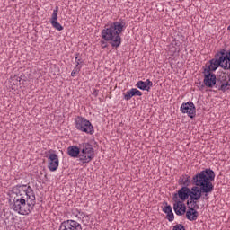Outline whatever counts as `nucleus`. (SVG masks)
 <instances>
[{"label":"nucleus","mask_w":230,"mask_h":230,"mask_svg":"<svg viewBox=\"0 0 230 230\" xmlns=\"http://www.w3.org/2000/svg\"><path fill=\"white\" fill-rule=\"evenodd\" d=\"M127 26L125 21L113 22L110 25H105L104 29L101 31V37L106 42H110L112 48H119L121 46V36L123 29Z\"/></svg>","instance_id":"1"},{"label":"nucleus","mask_w":230,"mask_h":230,"mask_svg":"<svg viewBox=\"0 0 230 230\" xmlns=\"http://www.w3.org/2000/svg\"><path fill=\"white\" fill-rule=\"evenodd\" d=\"M213 181H215V171L211 168H207L200 172L195 174L192 177L191 182H195L199 186L203 193V199H208L210 193H213L215 190V185H213Z\"/></svg>","instance_id":"2"},{"label":"nucleus","mask_w":230,"mask_h":230,"mask_svg":"<svg viewBox=\"0 0 230 230\" xmlns=\"http://www.w3.org/2000/svg\"><path fill=\"white\" fill-rule=\"evenodd\" d=\"M19 188H21V185L13 187L10 199L12 208L19 215H30V204L26 202V198L24 197L22 190Z\"/></svg>","instance_id":"3"},{"label":"nucleus","mask_w":230,"mask_h":230,"mask_svg":"<svg viewBox=\"0 0 230 230\" xmlns=\"http://www.w3.org/2000/svg\"><path fill=\"white\" fill-rule=\"evenodd\" d=\"M226 64H227V50L226 49H222L220 51H217L215 55V58L209 60V65L205 66V73L214 72L219 67L225 69L226 71Z\"/></svg>","instance_id":"4"},{"label":"nucleus","mask_w":230,"mask_h":230,"mask_svg":"<svg viewBox=\"0 0 230 230\" xmlns=\"http://www.w3.org/2000/svg\"><path fill=\"white\" fill-rule=\"evenodd\" d=\"M79 148L81 151L80 162L83 164L91 163L93 161V158L94 157V148L93 147V145L88 142L82 143L79 144Z\"/></svg>","instance_id":"5"},{"label":"nucleus","mask_w":230,"mask_h":230,"mask_svg":"<svg viewBox=\"0 0 230 230\" xmlns=\"http://www.w3.org/2000/svg\"><path fill=\"white\" fill-rule=\"evenodd\" d=\"M75 128L80 132H84V134H90V136H93V134H94V127H93L91 121L87 120V119L82 116H77L75 119Z\"/></svg>","instance_id":"6"},{"label":"nucleus","mask_w":230,"mask_h":230,"mask_svg":"<svg viewBox=\"0 0 230 230\" xmlns=\"http://www.w3.org/2000/svg\"><path fill=\"white\" fill-rule=\"evenodd\" d=\"M19 189L23 193L25 197L26 203L30 206V212L33 211V208H35V204H37L35 191L33 189L28 185H20Z\"/></svg>","instance_id":"7"},{"label":"nucleus","mask_w":230,"mask_h":230,"mask_svg":"<svg viewBox=\"0 0 230 230\" xmlns=\"http://www.w3.org/2000/svg\"><path fill=\"white\" fill-rule=\"evenodd\" d=\"M204 79L203 84L201 85L200 91L204 89L205 87H208L209 89H213L217 85V82H218V79L217 78V75L213 74V72H206V70H203Z\"/></svg>","instance_id":"8"},{"label":"nucleus","mask_w":230,"mask_h":230,"mask_svg":"<svg viewBox=\"0 0 230 230\" xmlns=\"http://www.w3.org/2000/svg\"><path fill=\"white\" fill-rule=\"evenodd\" d=\"M180 111L182 114H187L190 119H193L197 116V108L191 101L183 102L180 107Z\"/></svg>","instance_id":"9"},{"label":"nucleus","mask_w":230,"mask_h":230,"mask_svg":"<svg viewBox=\"0 0 230 230\" xmlns=\"http://www.w3.org/2000/svg\"><path fill=\"white\" fill-rule=\"evenodd\" d=\"M190 197V189L187 186H182L179 190L172 195V200L186 201Z\"/></svg>","instance_id":"10"},{"label":"nucleus","mask_w":230,"mask_h":230,"mask_svg":"<svg viewBox=\"0 0 230 230\" xmlns=\"http://www.w3.org/2000/svg\"><path fill=\"white\" fill-rule=\"evenodd\" d=\"M59 230H82V225L75 220L69 219L60 224Z\"/></svg>","instance_id":"11"},{"label":"nucleus","mask_w":230,"mask_h":230,"mask_svg":"<svg viewBox=\"0 0 230 230\" xmlns=\"http://www.w3.org/2000/svg\"><path fill=\"white\" fill-rule=\"evenodd\" d=\"M49 165L48 168L50 172H57L58 170V164H60V162L58 160V155L55 153H51L49 155Z\"/></svg>","instance_id":"12"},{"label":"nucleus","mask_w":230,"mask_h":230,"mask_svg":"<svg viewBox=\"0 0 230 230\" xmlns=\"http://www.w3.org/2000/svg\"><path fill=\"white\" fill-rule=\"evenodd\" d=\"M58 6H56L55 9L53 10V13L49 22L55 30H58V31H62V30H64V26H62V24H60V22H58Z\"/></svg>","instance_id":"13"},{"label":"nucleus","mask_w":230,"mask_h":230,"mask_svg":"<svg viewBox=\"0 0 230 230\" xmlns=\"http://www.w3.org/2000/svg\"><path fill=\"white\" fill-rule=\"evenodd\" d=\"M217 85H219L218 91H222V93L230 91V77H228L227 81V75H219V77H217Z\"/></svg>","instance_id":"14"},{"label":"nucleus","mask_w":230,"mask_h":230,"mask_svg":"<svg viewBox=\"0 0 230 230\" xmlns=\"http://www.w3.org/2000/svg\"><path fill=\"white\" fill-rule=\"evenodd\" d=\"M192 184L194 186L191 187V189H190V197L192 199L200 200V199H202V197H204V193L202 192L200 187L196 182H192Z\"/></svg>","instance_id":"15"},{"label":"nucleus","mask_w":230,"mask_h":230,"mask_svg":"<svg viewBox=\"0 0 230 230\" xmlns=\"http://www.w3.org/2000/svg\"><path fill=\"white\" fill-rule=\"evenodd\" d=\"M80 150V146H70L67 147V154L69 157H73V159L79 158L80 161V155L82 154Z\"/></svg>","instance_id":"16"},{"label":"nucleus","mask_w":230,"mask_h":230,"mask_svg":"<svg viewBox=\"0 0 230 230\" xmlns=\"http://www.w3.org/2000/svg\"><path fill=\"white\" fill-rule=\"evenodd\" d=\"M154 83L150 81V79H146L145 82L144 81H138L136 84V87L137 89H140V91H150V87H153Z\"/></svg>","instance_id":"17"},{"label":"nucleus","mask_w":230,"mask_h":230,"mask_svg":"<svg viewBox=\"0 0 230 230\" xmlns=\"http://www.w3.org/2000/svg\"><path fill=\"white\" fill-rule=\"evenodd\" d=\"M133 96H143V93L137 88H132L124 93V100L128 102V100H132Z\"/></svg>","instance_id":"18"},{"label":"nucleus","mask_w":230,"mask_h":230,"mask_svg":"<svg viewBox=\"0 0 230 230\" xmlns=\"http://www.w3.org/2000/svg\"><path fill=\"white\" fill-rule=\"evenodd\" d=\"M185 218H187V220H190V222H195V220L199 218V211H197L195 208H189L185 214Z\"/></svg>","instance_id":"19"},{"label":"nucleus","mask_w":230,"mask_h":230,"mask_svg":"<svg viewBox=\"0 0 230 230\" xmlns=\"http://www.w3.org/2000/svg\"><path fill=\"white\" fill-rule=\"evenodd\" d=\"M186 179L184 180V175L180 177L179 179V186H186L187 188H190V184H191V177L185 175Z\"/></svg>","instance_id":"20"},{"label":"nucleus","mask_w":230,"mask_h":230,"mask_svg":"<svg viewBox=\"0 0 230 230\" xmlns=\"http://www.w3.org/2000/svg\"><path fill=\"white\" fill-rule=\"evenodd\" d=\"M173 202L174 213H176L178 217H182V208H181V206L179 205L177 199L173 200Z\"/></svg>","instance_id":"21"},{"label":"nucleus","mask_w":230,"mask_h":230,"mask_svg":"<svg viewBox=\"0 0 230 230\" xmlns=\"http://www.w3.org/2000/svg\"><path fill=\"white\" fill-rule=\"evenodd\" d=\"M163 205L164 206V208H162V210H163L164 213H165L167 215L168 213H172V206L168 205V202L164 201L163 203Z\"/></svg>","instance_id":"22"},{"label":"nucleus","mask_w":230,"mask_h":230,"mask_svg":"<svg viewBox=\"0 0 230 230\" xmlns=\"http://www.w3.org/2000/svg\"><path fill=\"white\" fill-rule=\"evenodd\" d=\"M178 205L181 206V215H184L185 213H187L188 210L186 208V204H184L185 201H182L181 199H177Z\"/></svg>","instance_id":"23"},{"label":"nucleus","mask_w":230,"mask_h":230,"mask_svg":"<svg viewBox=\"0 0 230 230\" xmlns=\"http://www.w3.org/2000/svg\"><path fill=\"white\" fill-rule=\"evenodd\" d=\"M79 57H80V53H75V60L76 62L75 66H77L78 67H80V66H82L80 64H82V62H84V61H82V58H78Z\"/></svg>","instance_id":"24"},{"label":"nucleus","mask_w":230,"mask_h":230,"mask_svg":"<svg viewBox=\"0 0 230 230\" xmlns=\"http://www.w3.org/2000/svg\"><path fill=\"white\" fill-rule=\"evenodd\" d=\"M166 218L169 222H173V220H175V215L173 214V211L167 213Z\"/></svg>","instance_id":"25"},{"label":"nucleus","mask_w":230,"mask_h":230,"mask_svg":"<svg viewBox=\"0 0 230 230\" xmlns=\"http://www.w3.org/2000/svg\"><path fill=\"white\" fill-rule=\"evenodd\" d=\"M81 69H82V66H75V67L74 68V70L71 73V76L75 77V75H76V73H80Z\"/></svg>","instance_id":"26"},{"label":"nucleus","mask_w":230,"mask_h":230,"mask_svg":"<svg viewBox=\"0 0 230 230\" xmlns=\"http://www.w3.org/2000/svg\"><path fill=\"white\" fill-rule=\"evenodd\" d=\"M13 78V80L15 81V82H13V84H14V85H21V80H22V77H19V76H17V75H14Z\"/></svg>","instance_id":"27"},{"label":"nucleus","mask_w":230,"mask_h":230,"mask_svg":"<svg viewBox=\"0 0 230 230\" xmlns=\"http://www.w3.org/2000/svg\"><path fill=\"white\" fill-rule=\"evenodd\" d=\"M193 198L191 196H189L188 199H187V206L190 208V206L191 207L193 204V200H191Z\"/></svg>","instance_id":"28"},{"label":"nucleus","mask_w":230,"mask_h":230,"mask_svg":"<svg viewBox=\"0 0 230 230\" xmlns=\"http://www.w3.org/2000/svg\"><path fill=\"white\" fill-rule=\"evenodd\" d=\"M190 200H192V205H191V207H190V208H193L194 206H196V205H197V202H199V199H190Z\"/></svg>","instance_id":"29"},{"label":"nucleus","mask_w":230,"mask_h":230,"mask_svg":"<svg viewBox=\"0 0 230 230\" xmlns=\"http://www.w3.org/2000/svg\"><path fill=\"white\" fill-rule=\"evenodd\" d=\"M101 45L102 46V49L107 48V40H101Z\"/></svg>","instance_id":"30"},{"label":"nucleus","mask_w":230,"mask_h":230,"mask_svg":"<svg viewBox=\"0 0 230 230\" xmlns=\"http://www.w3.org/2000/svg\"><path fill=\"white\" fill-rule=\"evenodd\" d=\"M189 208H193V209H195L197 211V209H199V204H197V205H194V207L189 206Z\"/></svg>","instance_id":"31"},{"label":"nucleus","mask_w":230,"mask_h":230,"mask_svg":"<svg viewBox=\"0 0 230 230\" xmlns=\"http://www.w3.org/2000/svg\"><path fill=\"white\" fill-rule=\"evenodd\" d=\"M84 218H87L86 219L87 223H84V226H87V224L89 223V216L88 215H84Z\"/></svg>","instance_id":"32"},{"label":"nucleus","mask_w":230,"mask_h":230,"mask_svg":"<svg viewBox=\"0 0 230 230\" xmlns=\"http://www.w3.org/2000/svg\"><path fill=\"white\" fill-rule=\"evenodd\" d=\"M98 93H99V91L96 89L93 91V96H95V98H97Z\"/></svg>","instance_id":"33"},{"label":"nucleus","mask_w":230,"mask_h":230,"mask_svg":"<svg viewBox=\"0 0 230 230\" xmlns=\"http://www.w3.org/2000/svg\"><path fill=\"white\" fill-rule=\"evenodd\" d=\"M174 45H175V46H179V43H177V42L175 41Z\"/></svg>","instance_id":"34"},{"label":"nucleus","mask_w":230,"mask_h":230,"mask_svg":"<svg viewBox=\"0 0 230 230\" xmlns=\"http://www.w3.org/2000/svg\"><path fill=\"white\" fill-rule=\"evenodd\" d=\"M84 217H83V218H82V222H85V220H84Z\"/></svg>","instance_id":"35"},{"label":"nucleus","mask_w":230,"mask_h":230,"mask_svg":"<svg viewBox=\"0 0 230 230\" xmlns=\"http://www.w3.org/2000/svg\"><path fill=\"white\" fill-rule=\"evenodd\" d=\"M13 3L15 2V0H11Z\"/></svg>","instance_id":"36"}]
</instances>
